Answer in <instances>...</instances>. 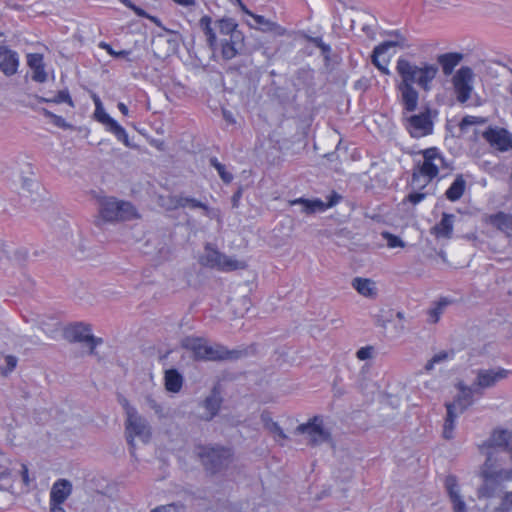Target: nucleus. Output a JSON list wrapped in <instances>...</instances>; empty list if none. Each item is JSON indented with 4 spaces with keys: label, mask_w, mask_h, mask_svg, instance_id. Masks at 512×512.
<instances>
[{
    "label": "nucleus",
    "mask_w": 512,
    "mask_h": 512,
    "mask_svg": "<svg viewBox=\"0 0 512 512\" xmlns=\"http://www.w3.org/2000/svg\"><path fill=\"white\" fill-rule=\"evenodd\" d=\"M255 20H256V23L260 24V25L264 24V21H265L264 17H262V16H256Z\"/></svg>",
    "instance_id": "nucleus-61"
},
{
    "label": "nucleus",
    "mask_w": 512,
    "mask_h": 512,
    "mask_svg": "<svg viewBox=\"0 0 512 512\" xmlns=\"http://www.w3.org/2000/svg\"><path fill=\"white\" fill-rule=\"evenodd\" d=\"M21 477H22V481L23 483L26 485V486H29L30 484V478H29V471H28V467L25 465V464H22L21 465Z\"/></svg>",
    "instance_id": "nucleus-53"
},
{
    "label": "nucleus",
    "mask_w": 512,
    "mask_h": 512,
    "mask_svg": "<svg viewBox=\"0 0 512 512\" xmlns=\"http://www.w3.org/2000/svg\"><path fill=\"white\" fill-rule=\"evenodd\" d=\"M200 25L207 37L208 44L211 48L215 47L217 37L215 32L213 31L211 27V18L208 16H204L200 20Z\"/></svg>",
    "instance_id": "nucleus-36"
},
{
    "label": "nucleus",
    "mask_w": 512,
    "mask_h": 512,
    "mask_svg": "<svg viewBox=\"0 0 512 512\" xmlns=\"http://www.w3.org/2000/svg\"><path fill=\"white\" fill-rule=\"evenodd\" d=\"M485 140L491 147L505 152L512 149V135L503 128H489L483 133Z\"/></svg>",
    "instance_id": "nucleus-14"
},
{
    "label": "nucleus",
    "mask_w": 512,
    "mask_h": 512,
    "mask_svg": "<svg viewBox=\"0 0 512 512\" xmlns=\"http://www.w3.org/2000/svg\"><path fill=\"white\" fill-rule=\"evenodd\" d=\"M456 387L459 390V394L456 396L452 403H446L445 405H455V411L458 413H463L469 406L473 404L474 394H483L482 392H478V389L475 388L474 385L467 386L463 382H459Z\"/></svg>",
    "instance_id": "nucleus-17"
},
{
    "label": "nucleus",
    "mask_w": 512,
    "mask_h": 512,
    "mask_svg": "<svg viewBox=\"0 0 512 512\" xmlns=\"http://www.w3.org/2000/svg\"><path fill=\"white\" fill-rule=\"evenodd\" d=\"M381 237L389 248L404 247V242L396 235L389 232H382Z\"/></svg>",
    "instance_id": "nucleus-40"
},
{
    "label": "nucleus",
    "mask_w": 512,
    "mask_h": 512,
    "mask_svg": "<svg viewBox=\"0 0 512 512\" xmlns=\"http://www.w3.org/2000/svg\"><path fill=\"white\" fill-rule=\"evenodd\" d=\"M242 34H234L233 38H224L221 41L222 56L225 59H232L242 47Z\"/></svg>",
    "instance_id": "nucleus-24"
},
{
    "label": "nucleus",
    "mask_w": 512,
    "mask_h": 512,
    "mask_svg": "<svg viewBox=\"0 0 512 512\" xmlns=\"http://www.w3.org/2000/svg\"><path fill=\"white\" fill-rule=\"evenodd\" d=\"M452 260H458V258H451ZM436 266L443 267L447 266L453 269L463 268L469 266V262L462 258L461 261H449L448 258H436Z\"/></svg>",
    "instance_id": "nucleus-38"
},
{
    "label": "nucleus",
    "mask_w": 512,
    "mask_h": 512,
    "mask_svg": "<svg viewBox=\"0 0 512 512\" xmlns=\"http://www.w3.org/2000/svg\"><path fill=\"white\" fill-rule=\"evenodd\" d=\"M452 303V300L442 297L437 302L434 303V306L428 310L429 322L437 323L440 320L441 315L444 313L445 309Z\"/></svg>",
    "instance_id": "nucleus-31"
},
{
    "label": "nucleus",
    "mask_w": 512,
    "mask_h": 512,
    "mask_svg": "<svg viewBox=\"0 0 512 512\" xmlns=\"http://www.w3.org/2000/svg\"><path fill=\"white\" fill-rule=\"evenodd\" d=\"M373 352H374V348L372 346H366V347L360 348L357 351L356 356L359 360H362V361L368 360V359L372 358Z\"/></svg>",
    "instance_id": "nucleus-48"
},
{
    "label": "nucleus",
    "mask_w": 512,
    "mask_h": 512,
    "mask_svg": "<svg viewBox=\"0 0 512 512\" xmlns=\"http://www.w3.org/2000/svg\"><path fill=\"white\" fill-rule=\"evenodd\" d=\"M501 507L504 510H509L512 508V492H507L502 498Z\"/></svg>",
    "instance_id": "nucleus-52"
},
{
    "label": "nucleus",
    "mask_w": 512,
    "mask_h": 512,
    "mask_svg": "<svg viewBox=\"0 0 512 512\" xmlns=\"http://www.w3.org/2000/svg\"><path fill=\"white\" fill-rule=\"evenodd\" d=\"M465 180L458 176L446 191V196L451 201H456L461 198L465 190Z\"/></svg>",
    "instance_id": "nucleus-32"
},
{
    "label": "nucleus",
    "mask_w": 512,
    "mask_h": 512,
    "mask_svg": "<svg viewBox=\"0 0 512 512\" xmlns=\"http://www.w3.org/2000/svg\"><path fill=\"white\" fill-rule=\"evenodd\" d=\"M138 216L136 209L125 201L107 198L101 202L99 222L131 220Z\"/></svg>",
    "instance_id": "nucleus-5"
},
{
    "label": "nucleus",
    "mask_w": 512,
    "mask_h": 512,
    "mask_svg": "<svg viewBox=\"0 0 512 512\" xmlns=\"http://www.w3.org/2000/svg\"><path fill=\"white\" fill-rule=\"evenodd\" d=\"M454 350L440 351L436 353L425 365L426 371H431L435 364L443 363L454 357Z\"/></svg>",
    "instance_id": "nucleus-35"
},
{
    "label": "nucleus",
    "mask_w": 512,
    "mask_h": 512,
    "mask_svg": "<svg viewBox=\"0 0 512 512\" xmlns=\"http://www.w3.org/2000/svg\"><path fill=\"white\" fill-rule=\"evenodd\" d=\"M426 197V194L423 192H413L410 193L407 197V200L412 203L413 205H416L423 201Z\"/></svg>",
    "instance_id": "nucleus-51"
},
{
    "label": "nucleus",
    "mask_w": 512,
    "mask_h": 512,
    "mask_svg": "<svg viewBox=\"0 0 512 512\" xmlns=\"http://www.w3.org/2000/svg\"><path fill=\"white\" fill-rule=\"evenodd\" d=\"M497 462L498 458H494L493 452H487V459L481 471L484 482L477 490L478 498H491L495 496L502 483L512 481V468H501Z\"/></svg>",
    "instance_id": "nucleus-3"
},
{
    "label": "nucleus",
    "mask_w": 512,
    "mask_h": 512,
    "mask_svg": "<svg viewBox=\"0 0 512 512\" xmlns=\"http://www.w3.org/2000/svg\"><path fill=\"white\" fill-rule=\"evenodd\" d=\"M509 374L510 371L503 368L498 370L481 369L477 372L473 385L478 389V392H482L483 389L493 387L498 381L507 378Z\"/></svg>",
    "instance_id": "nucleus-15"
},
{
    "label": "nucleus",
    "mask_w": 512,
    "mask_h": 512,
    "mask_svg": "<svg viewBox=\"0 0 512 512\" xmlns=\"http://www.w3.org/2000/svg\"><path fill=\"white\" fill-rule=\"evenodd\" d=\"M398 331L399 332H403L405 330V326L403 325V323H401L398 327H397Z\"/></svg>",
    "instance_id": "nucleus-63"
},
{
    "label": "nucleus",
    "mask_w": 512,
    "mask_h": 512,
    "mask_svg": "<svg viewBox=\"0 0 512 512\" xmlns=\"http://www.w3.org/2000/svg\"><path fill=\"white\" fill-rule=\"evenodd\" d=\"M218 29L220 34L224 35L225 38H233L234 34H241V32L237 30V24L231 18L219 20Z\"/></svg>",
    "instance_id": "nucleus-34"
},
{
    "label": "nucleus",
    "mask_w": 512,
    "mask_h": 512,
    "mask_svg": "<svg viewBox=\"0 0 512 512\" xmlns=\"http://www.w3.org/2000/svg\"><path fill=\"white\" fill-rule=\"evenodd\" d=\"M406 127L414 138H421L429 135L433 130V124L429 112L406 116Z\"/></svg>",
    "instance_id": "nucleus-11"
},
{
    "label": "nucleus",
    "mask_w": 512,
    "mask_h": 512,
    "mask_svg": "<svg viewBox=\"0 0 512 512\" xmlns=\"http://www.w3.org/2000/svg\"><path fill=\"white\" fill-rule=\"evenodd\" d=\"M450 500L453 503L454 512H466V504L460 495H454Z\"/></svg>",
    "instance_id": "nucleus-44"
},
{
    "label": "nucleus",
    "mask_w": 512,
    "mask_h": 512,
    "mask_svg": "<svg viewBox=\"0 0 512 512\" xmlns=\"http://www.w3.org/2000/svg\"><path fill=\"white\" fill-rule=\"evenodd\" d=\"M484 119L476 117V116H466L462 119L460 123V128L464 130L466 127L475 125L478 123H484Z\"/></svg>",
    "instance_id": "nucleus-46"
},
{
    "label": "nucleus",
    "mask_w": 512,
    "mask_h": 512,
    "mask_svg": "<svg viewBox=\"0 0 512 512\" xmlns=\"http://www.w3.org/2000/svg\"><path fill=\"white\" fill-rule=\"evenodd\" d=\"M447 409V415L443 425V437L447 440L453 438V431L455 428V420L458 413L455 411V405H445Z\"/></svg>",
    "instance_id": "nucleus-30"
},
{
    "label": "nucleus",
    "mask_w": 512,
    "mask_h": 512,
    "mask_svg": "<svg viewBox=\"0 0 512 512\" xmlns=\"http://www.w3.org/2000/svg\"><path fill=\"white\" fill-rule=\"evenodd\" d=\"M200 260L203 267L223 272L244 269L247 266L244 260L235 258H200Z\"/></svg>",
    "instance_id": "nucleus-16"
},
{
    "label": "nucleus",
    "mask_w": 512,
    "mask_h": 512,
    "mask_svg": "<svg viewBox=\"0 0 512 512\" xmlns=\"http://www.w3.org/2000/svg\"><path fill=\"white\" fill-rule=\"evenodd\" d=\"M446 162L437 148H429L423 152V161L418 170L413 173L411 185L414 189L424 188L441 170Z\"/></svg>",
    "instance_id": "nucleus-4"
},
{
    "label": "nucleus",
    "mask_w": 512,
    "mask_h": 512,
    "mask_svg": "<svg viewBox=\"0 0 512 512\" xmlns=\"http://www.w3.org/2000/svg\"><path fill=\"white\" fill-rule=\"evenodd\" d=\"M5 362H6V368L2 371V373L4 375H7L8 373L12 372L15 369V367L17 365V358L12 355H8L5 358Z\"/></svg>",
    "instance_id": "nucleus-49"
},
{
    "label": "nucleus",
    "mask_w": 512,
    "mask_h": 512,
    "mask_svg": "<svg viewBox=\"0 0 512 512\" xmlns=\"http://www.w3.org/2000/svg\"><path fill=\"white\" fill-rule=\"evenodd\" d=\"M27 62L32 70V79L43 83L47 80V74L44 69L43 56L38 53L28 54Z\"/></svg>",
    "instance_id": "nucleus-23"
},
{
    "label": "nucleus",
    "mask_w": 512,
    "mask_h": 512,
    "mask_svg": "<svg viewBox=\"0 0 512 512\" xmlns=\"http://www.w3.org/2000/svg\"><path fill=\"white\" fill-rule=\"evenodd\" d=\"M231 451L224 447H203L199 457L205 469L212 474L220 472L231 462Z\"/></svg>",
    "instance_id": "nucleus-6"
},
{
    "label": "nucleus",
    "mask_w": 512,
    "mask_h": 512,
    "mask_svg": "<svg viewBox=\"0 0 512 512\" xmlns=\"http://www.w3.org/2000/svg\"><path fill=\"white\" fill-rule=\"evenodd\" d=\"M35 187H38L37 182L32 179H24L22 188L28 192L32 191Z\"/></svg>",
    "instance_id": "nucleus-54"
},
{
    "label": "nucleus",
    "mask_w": 512,
    "mask_h": 512,
    "mask_svg": "<svg viewBox=\"0 0 512 512\" xmlns=\"http://www.w3.org/2000/svg\"><path fill=\"white\" fill-rule=\"evenodd\" d=\"M128 6L133 8L138 15H140V16L144 15V13H143V11L141 9H138V8L134 7L133 5H131V4H128Z\"/></svg>",
    "instance_id": "nucleus-60"
},
{
    "label": "nucleus",
    "mask_w": 512,
    "mask_h": 512,
    "mask_svg": "<svg viewBox=\"0 0 512 512\" xmlns=\"http://www.w3.org/2000/svg\"><path fill=\"white\" fill-rule=\"evenodd\" d=\"M18 66V54L6 47H0V71L6 76H11L17 72Z\"/></svg>",
    "instance_id": "nucleus-21"
},
{
    "label": "nucleus",
    "mask_w": 512,
    "mask_h": 512,
    "mask_svg": "<svg viewBox=\"0 0 512 512\" xmlns=\"http://www.w3.org/2000/svg\"><path fill=\"white\" fill-rule=\"evenodd\" d=\"M174 207H183V208L189 207V208H193V209L201 208L204 210V214L207 217L213 218L216 216L215 211H213L207 205H205L204 203L200 202L199 200H197L195 198L184 197V196L177 197L175 200Z\"/></svg>",
    "instance_id": "nucleus-27"
},
{
    "label": "nucleus",
    "mask_w": 512,
    "mask_h": 512,
    "mask_svg": "<svg viewBox=\"0 0 512 512\" xmlns=\"http://www.w3.org/2000/svg\"><path fill=\"white\" fill-rule=\"evenodd\" d=\"M352 287L362 296L374 298L376 296L375 283L367 278H354L352 280Z\"/></svg>",
    "instance_id": "nucleus-26"
},
{
    "label": "nucleus",
    "mask_w": 512,
    "mask_h": 512,
    "mask_svg": "<svg viewBox=\"0 0 512 512\" xmlns=\"http://www.w3.org/2000/svg\"><path fill=\"white\" fill-rule=\"evenodd\" d=\"M99 47L100 48H103L107 51V53L113 57H116V58H119V57H126L129 55V51L127 50H121V51H116L114 50L109 44L107 43H104V42H101L99 44Z\"/></svg>",
    "instance_id": "nucleus-43"
},
{
    "label": "nucleus",
    "mask_w": 512,
    "mask_h": 512,
    "mask_svg": "<svg viewBox=\"0 0 512 512\" xmlns=\"http://www.w3.org/2000/svg\"><path fill=\"white\" fill-rule=\"evenodd\" d=\"M117 107L124 116H129V109L123 102H119Z\"/></svg>",
    "instance_id": "nucleus-57"
},
{
    "label": "nucleus",
    "mask_w": 512,
    "mask_h": 512,
    "mask_svg": "<svg viewBox=\"0 0 512 512\" xmlns=\"http://www.w3.org/2000/svg\"><path fill=\"white\" fill-rule=\"evenodd\" d=\"M262 420L265 422V427L270 432L276 434L282 440L288 439V436L284 433V431L277 422L272 421L270 418L266 420L264 415H262Z\"/></svg>",
    "instance_id": "nucleus-39"
},
{
    "label": "nucleus",
    "mask_w": 512,
    "mask_h": 512,
    "mask_svg": "<svg viewBox=\"0 0 512 512\" xmlns=\"http://www.w3.org/2000/svg\"><path fill=\"white\" fill-rule=\"evenodd\" d=\"M221 403L222 398L220 396V392L215 387L213 388L211 394L208 397H206V399L203 402V405L208 412V415L206 417L207 420H211L218 413Z\"/></svg>",
    "instance_id": "nucleus-28"
},
{
    "label": "nucleus",
    "mask_w": 512,
    "mask_h": 512,
    "mask_svg": "<svg viewBox=\"0 0 512 512\" xmlns=\"http://www.w3.org/2000/svg\"><path fill=\"white\" fill-rule=\"evenodd\" d=\"M118 402L123 407L126 417L132 415V413L138 412L135 407L130 405L129 401L124 396L119 395Z\"/></svg>",
    "instance_id": "nucleus-45"
},
{
    "label": "nucleus",
    "mask_w": 512,
    "mask_h": 512,
    "mask_svg": "<svg viewBox=\"0 0 512 512\" xmlns=\"http://www.w3.org/2000/svg\"><path fill=\"white\" fill-rule=\"evenodd\" d=\"M176 4L184 7H191L195 5V0H172Z\"/></svg>",
    "instance_id": "nucleus-56"
},
{
    "label": "nucleus",
    "mask_w": 512,
    "mask_h": 512,
    "mask_svg": "<svg viewBox=\"0 0 512 512\" xmlns=\"http://www.w3.org/2000/svg\"><path fill=\"white\" fill-rule=\"evenodd\" d=\"M455 216L443 213L440 222L434 226L433 231L437 237L448 238L453 232Z\"/></svg>",
    "instance_id": "nucleus-25"
},
{
    "label": "nucleus",
    "mask_w": 512,
    "mask_h": 512,
    "mask_svg": "<svg viewBox=\"0 0 512 512\" xmlns=\"http://www.w3.org/2000/svg\"><path fill=\"white\" fill-rule=\"evenodd\" d=\"M5 247H8L7 243L0 239V254L10 252V250L6 249Z\"/></svg>",
    "instance_id": "nucleus-58"
},
{
    "label": "nucleus",
    "mask_w": 512,
    "mask_h": 512,
    "mask_svg": "<svg viewBox=\"0 0 512 512\" xmlns=\"http://www.w3.org/2000/svg\"><path fill=\"white\" fill-rule=\"evenodd\" d=\"M150 512H186V506L184 503L177 501L157 506Z\"/></svg>",
    "instance_id": "nucleus-37"
},
{
    "label": "nucleus",
    "mask_w": 512,
    "mask_h": 512,
    "mask_svg": "<svg viewBox=\"0 0 512 512\" xmlns=\"http://www.w3.org/2000/svg\"><path fill=\"white\" fill-rule=\"evenodd\" d=\"M486 222L503 232L507 237L512 239V215L499 212L489 215Z\"/></svg>",
    "instance_id": "nucleus-22"
},
{
    "label": "nucleus",
    "mask_w": 512,
    "mask_h": 512,
    "mask_svg": "<svg viewBox=\"0 0 512 512\" xmlns=\"http://www.w3.org/2000/svg\"><path fill=\"white\" fill-rule=\"evenodd\" d=\"M339 200V196L334 194L328 203H324L319 199L308 200L303 198H298L290 202L291 205H301V209L305 213H314V212H322L327 208H330L337 204Z\"/></svg>",
    "instance_id": "nucleus-19"
},
{
    "label": "nucleus",
    "mask_w": 512,
    "mask_h": 512,
    "mask_svg": "<svg viewBox=\"0 0 512 512\" xmlns=\"http://www.w3.org/2000/svg\"><path fill=\"white\" fill-rule=\"evenodd\" d=\"M65 339L71 343H84L89 347V354L94 355L97 345L102 343L101 338L91 334V329L83 323H76L67 327L64 331Z\"/></svg>",
    "instance_id": "nucleus-9"
},
{
    "label": "nucleus",
    "mask_w": 512,
    "mask_h": 512,
    "mask_svg": "<svg viewBox=\"0 0 512 512\" xmlns=\"http://www.w3.org/2000/svg\"><path fill=\"white\" fill-rule=\"evenodd\" d=\"M182 385L183 377L177 370L170 369L165 372V388L169 392H179L182 388Z\"/></svg>",
    "instance_id": "nucleus-29"
},
{
    "label": "nucleus",
    "mask_w": 512,
    "mask_h": 512,
    "mask_svg": "<svg viewBox=\"0 0 512 512\" xmlns=\"http://www.w3.org/2000/svg\"><path fill=\"white\" fill-rule=\"evenodd\" d=\"M211 165L218 171L219 176L224 182L229 183L232 180V174L227 172L224 165H222L216 158L211 159Z\"/></svg>",
    "instance_id": "nucleus-41"
},
{
    "label": "nucleus",
    "mask_w": 512,
    "mask_h": 512,
    "mask_svg": "<svg viewBox=\"0 0 512 512\" xmlns=\"http://www.w3.org/2000/svg\"><path fill=\"white\" fill-rule=\"evenodd\" d=\"M152 435L151 427L147 420L138 412L126 417L125 436L131 448L135 447V438L143 443H148Z\"/></svg>",
    "instance_id": "nucleus-7"
},
{
    "label": "nucleus",
    "mask_w": 512,
    "mask_h": 512,
    "mask_svg": "<svg viewBox=\"0 0 512 512\" xmlns=\"http://www.w3.org/2000/svg\"><path fill=\"white\" fill-rule=\"evenodd\" d=\"M95 119L105 126L106 130L113 134L118 141L129 147V137L126 130L112 118L104 109V107L96 108L94 111Z\"/></svg>",
    "instance_id": "nucleus-12"
},
{
    "label": "nucleus",
    "mask_w": 512,
    "mask_h": 512,
    "mask_svg": "<svg viewBox=\"0 0 512 512\" xmlns=\"http://www.w3.org/2000/svg\"><path fill=\"white\" fill-rule=\"evenodd\" d=\"M296 434L306 435L308 445L318 446L330 440L331 434L324 427L321 416H314L308 422L298 425L294 431Z\"/></svg>",
    "instance_id": "nucleus-8"
},
{
    "label": "nucleus",
    "mask_w": 512,
    "mask_h": 512,
    "mask_svg": "<svg viewBox=\"0 0 512 512\" xmlns=\"http://www.w3.org/2000/svg\"><path fill=\"white\" fill-rule=\"evenodd\" d=\"M73 491V485L68 479H58L55 481L50 490L49 501L62 503L70 497Z\"/></svg>",
    "instance_id": "nucleus-20"
},
{
    "label": "nucleus",
    "mask_w": 512,
    "mask_h": 512,
    "mask_svg": "<svg viewBox=\"0 0 512 512\" xmlns=\"http://www.w3.org/2000/svg\"><path fill=\"white\" fill-rule=\"evenodd\" d=\"M445 487L448 491L449 497H453L454 495H459L457 491V479L455 476L449 475L445 479Z\"/></svg>",
    "instance_id": "nucleus-42"
},
{
    "label": "nucleus",
    "mask_w": 512,
    "mask_h": 512,
    "mask_svg": "<svg viewBox=\"0 0 512 512\" xmlns=\"http://www.w3.org/2000/svg\"><path fill=\"white\" fill-rule=\"evenodd\" d=\"M397 45H399L397 41H386L375 47L373 51L372 62L384 74L390 73L388 65Z\"/></svg>",
    "instance_id": "nucleus-13"
},
{
    "label": "nucleus",
    "mask_w": 512,
    "mask_h": 512,
    "mask_svg": "<svg viewBox=\"0 0 512 512\" xmlns=\"http://www.w3.org/2000/svg\"><path fill=\"white\" fill-rule=\"evenodd\" d=\"M49 512H66L62 503L49 501Z\"/></svg>",
    "instance_id": "nucleus-55"
},
{
    "label": "nucleus",
    "mask_w": 512,
    "mask_h": 512,
    "mask_svg": "<svg viewBox=\"0 0 512 512\" xmlns=\"http://www.w3.org/2000/svg\"><path fill=\"white\" fill-rule=\"evenodd\" d=\"M181 346L190 351L197 361H224L239 357L238 351L228 350L220 344L210 345L206 339L200 337L187 336L181 340Z\"/></svg>",
    "instance_id": "nucleus-2"
},
{
    "label": "nucleus",
    "mask_w": 512,
    "mask_h": 512,
    "mask_svg": "<svg viewBox=\"0 0 512 512\" xmlns=\"http://www.w3.org/2000/svg\"><path fill=\"white\" fill-rule=\"evenodd\" d=\"M461 56L455 53H448L440 55L438 58L445 74H450L453 69L458 65Z\"/></svg>",
    "instance_id": "nucleus-33"
},
{
    "label": "nucleus",
    "mask_w": 512,
    "mask_h": 512,
    "mask_svg": "<svg viewBox=\"0 0 512 512\" xmlns=\"http://www.w3.org/2000/svg\"><path fill=\"white\" fill-rule=\"evenodd\" d=\"M473 71L469 67L460 68L453 77V84L457 99L465 103L473 91Z\"/></svg>",
    "instance_id": "nucleus-10"
},
{
    "label": "nucleus",
    "mask_w": 512,
    "mask_h": 512,
    "mask_svg": "<svg viewBox=\"0 0 512 512\" xmlns=\"http://www.w3.org/2000/svg\"><path fill=\"white\" fill-rule=\"evenodd\" d=\"M92 98H93V102H94V105H95V109L103 107V104H102L100 98L97 95H93Z\"/></svg>",
    "instance_id": "nucleus-59"
},
{
    "label": "nucleus",
    "mask_w": 512,
    "mask_h": 512,
    "mask_svg": "<svg viewBox=\"0 0 512 512\" xmlns=\"http://www.w3.org/2000/svg\"><path fill=\"white\" fill-rule=\"evenodd\" d=\"M50 101L55 103H68L70 106H73V102L68 91H59L54 99Z\"/></svg>",
    "instance_id": "nucleus-47"
},
{
    "label": "nucleus",
    "mask_w": 512,
    "mask_h": 512,
    "mask_svg": "<svg viewBox=\"0 0 512 512\" xmlns=\"http://www.w3.org/2000/svg\"><path fill=\"white\" fill-rule=\"evenodd\" d=\"M146 401H147L148 406H149L152 410H154V412H155L156 414H158L160 417H163V416H164V414H163V408H162V406H161L160 404H158V403L156 402V400H154L152 397H150V396H149V397H147V398H146Z\"/></svg>",
    "instance_id": "nucleus-50"
},
{
    "label": "nucleus",
    "mask_w": 512,
    "mask_h": 512,
    "mask_svg": "<svg viewBox=\"0 0 512 512\" xmlns=\"http://www.w3.org/2000/svg\"><path fill=\"white\" fill-rule=\"evenodd\" d=\"M484 446L489 449L488 452H493L494 458H497L496 448L504 449L508 456L512 458V432L508 430H495Z\"/></svg>",
    "instance_id": "nucleus-18"
},
{
    "label": "nucleus",
    "mask_w": 512,
    "mask_h": 512,
    "mask_svg": "<svg viewBox=\"0 0 512 512\" xmlns=\"http://www.w3.org/2000/svg\"><path fill=\"white\" fill-rule=\"evenodd\" d=\"M396 70L401 78L397 84L399 93V101L406 112H413L418 105V92L413 87L416 83L425 90L429 89V85L438 73V68L432 64L416 66L408 60L399 58Z\"/></svg>",
    "instance_id": "nucleus-1"
},
{
    "label": "nucleus",
    "mask_w": 512,
    "mask_h": 512,
    "mask_svg": "<svg viewBox=\"0 0 512 512\" xmlns=\"http://www.w3.org/2000/svg\"><path fill=\"white\" fill-rule=\"evenodd\" d=\"M396 318H397L400 322H402V321L404 320V318H405V317H404V313H403V312H400V311H399V312H397V313H396Z\"/></svg>",
    "instance_id": "nucleus-62"
}]
</instances>
